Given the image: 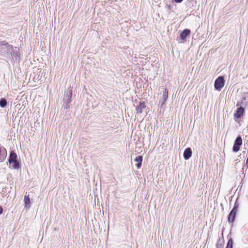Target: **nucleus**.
Masks as SVG:
<instances>
[{"label": "nucleus", "mask_w": 248, "mask_h": 248, "mask_svg": "<svg viewBox=\"0 0 248 248\" xmlns=\"http://www.w3.org/2000/svg\"><path fill=\"white\" fill-rule=\"evenodd\" d=\"M8 161L9 164H12L13 169H16L19 168V164L17 161V155L14 151L10 153Z\"/></svg>", "instance_id": "1"}, {"label": "nucleus", "mask_w": 248, "mask_h": 248, "mask_svg": "<svg viewBox=\"0 0 248 248\" xmlns=\"http://www.w3.org/2000/svg\"><path fill=\"white\" fill-rule=\"evenodd\" d=\"M239 207V204L236 202L234 203V207L230 212L228 216V221L229 223H233L234 221L236 214Z\"/></svg>", "instance_id": "2"}, {"label": "nucleus", "mask_w": 248, "mask_h": 248, "mask_svg": "<svg viewBox=\"0 0 248 248\" xmlns=\"http://www.w3.org/2000/svg\"><path fill=\"white\" fill-rule=\"evenodd\" d=\"M224 84L225 80L224 77L223 76L219 77L215 81V88L218 91H220L224 86Z\"/></svg>", "instance_id": "3"}, {"label": "nucleus", "mask_w": 248, "mask_h": 248, "mask_svg": "<svg viewBox=\"0 0 248 248\" xmlns=\"http://www.w3.org/2000/svg\"><path fill=\"white\" fill-rule=\"evenodd\" d=\"M242 144V139L240 136L237 137L235 140L233 146V151L235 152H238L240 150V147Z\"/></svg>", "instance_id": "4"}, {"label": "nucleus", "mask_w": 248, "mask_h": 248, "mask_svg": "<svg viewBox=\"0 0 248 248\" xmlns=\"http://www.w3.org/2000/svg\"><path fill=\"white\" fill-rule=\"evenodd\" d=\"M190 30L189 29H185L180 34V37L183 41V42L186 41V37L189 36L190 34Z\"/></svg>", "instance_id": "5"}, {"label": "nucleus", "mask_w": 248, "mask_h": 248, "mask_svg": "<svg viewBox=\"0 0 248 248\" xmlns=\"http://www.w3.org/2000/svg\"><path fill=\"white\" fill-rule=\"evenodd\" d=\"M245 112V109L243 107H239L237 108L236 112L234 114V116L236 118H240L244 114Z\"/></svg>", "instance_id": "6"}, {"label": "nucleus", "mask_w": 248, "mask_h": 248, "mask_svg": "<svg viewBox=\"0 0 248 248\" xmlns=\"http://www.w3.org/2000/svg\"><path fill=\"white\" fill-rule=\"evenodd\" d=\"M146 108L145 102H140L139 105L136 108V111L138 114H140L142 112L143 109Z\"/></svg>", "instance_id": "7"}, {"label": "nucleus", "mask_w": 248, "mask_h": 248, "mask_svg": "<svg viewBox=\"0 0 248 248\" xmlns=\"http://www.w3.org/2000/svg\"><path fill=\"white\" fill-rule=\"evenodd\" d=\"M192 151L190 148H187L185 149L184 152V157L186 160L189 159L192 155Z\"/></svg>", "instance_id": "8"}, {"label": "nucleus", "mask_w": 248, "mask_h": 248, "mask_svg": "<svg viewBox=\"0 0 248 248\" xmlns=\"http://www.w3.org/2000/svg\"><path fill=\"white\" fill-rule=\"evenodd\" d=\"M134 160L135 162H137L136 164L137 168H140L142 161V156L141 155L138 156L135 158Z\"/></svg>", "instance_id": "9"}, {"label": "nucleus", "mask_w": 248, "mask_h": 248, "mask_svg": "<svg viewBox=\"0 0 248 248\" xmlns=\"http://www.w3.org/2000/svg\"><path fill=\"white\" fill-rule=\"evenodd\" d=\"M168 98V90L165 88L163 93V102L162 105H164Z\"/></svg>", "instance_id": "10"}, {"label": "nucleus", "mask_w": 248, "mask_h": 248, "mask_svg": "<svg viewBox=\"0 0 248 248\" xmlns=\"http://www.w3.org/2000/svg\"><path fill=\"white\" fill-rule=\"evenodd\" d=\"M24 202L26 207H30L31 204L29 195H25L24 198Z\"/></svg>", "instance_id": "11"}, {"label": "nucleus", "mask_w": 248, "mask_h": 248, "mask_svg": "<svg viewBox=\"0 0 248 248\" xmlns=\"http://www.w3.org/2000/svg\"><path fill=\"white\" fill-rule=\"evenodd\" d=\"M224 241L219 239L216 244V248H223Z\"/></svg>", "instance_id": "12"}, {"label": "nucleus", "mask_w": 248, "mask_h": 248, "mask_svg": "<svg viewBox=\"0 0 248 248\" xmlns=\"http://www.w3.org/2000/svg\"><path fill=\"white\" fill-rule=\"evenodd\" d=\"M7 105V101L5 99L2 98L0 100V106L4 108Z\"/></svg>", "instance_id": "13"}, {"label": "nucleus", "mask_w": 248, "mask_h": 248, "mask_svg": "<svg viewBox=\"0 0 248 248\" xmlns=\"http://www.w3.org/2000/svg\"><path fill=\"white\" fill-rule=\"evenodd\" d=\"M233 240L232 238H230L228 242L226 248H232Z\"/></svg>", "instance_id": "14"}, {"label": "nucleus", "mask_w": 248, "mask_h": 248, "mask_svg": "<svg viewBox=\"0 0 248 248\" xmlns=\"http://www.w3.org/2000/svg\"><path fill=\"white\" fill-rule=\"evenodd\" d=\"M0 45L7 46L8 45V43L6 41H3L0 43Z\"/></svg>", "instance_id": "15"}, {"label": "nucleus", "mask_w": 248, "mask_h": 248, "mask_svg": "<svg viewBox=\"0 0 248 248\" xmlns=\"http://www.w3.org/2000/svg\"><path fill=\"white\" fill-rule=\"evenodd\" d=\"M174 0L177 3H180L183 1V0Z\"/></svg>", "instance_id": "16"}, {"label": "nucleus", "mask_w": 248, "mask_h": 248, "mask_svg": "<svg viewBox=\"0 0 248 248\" xmlns=\"http://www.w3.org/2000/svg\"><path fill=\"white\" fill-rule=\"evenodd\" d=\"M3 212V209L0 206V215Z\"/></svg>", "instance_id": "17"}, {"label": "nucleus", "mask_w": 248, "mask_h": 248, "mask_svg": "<svg viewBox=\"0 0 248 248\" xmlns=\"http://www.w3.org/2000/svg\"><path fill=\"white\" fill-rule=\"evenodd\" d=\"M69 94H70V97H71L72 95V90H71L70 91H69Z\"/></svg>", "instance_id": "18"}]
</instances>
